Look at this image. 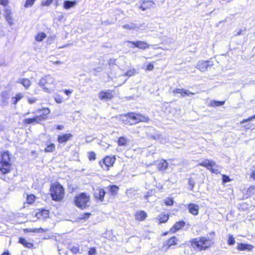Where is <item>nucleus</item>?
Listing matches in <instances>:
<instances>
[{
  "instance_id": "1",
  "label": "nucleus",
  "mask_w": 255,
  "mask_h": 255,
  "mask_svg": "<svg viewBox=\"0 0 255 255\" xmlns=\"http://www.w3.org/2000/svg\"><path fill=\"white\" fill-rule=\"evenodd\" d=\"M38 85L44 91L48 93L53 91L55 88L54 78L49 75L41 78Z\"/></svg>"
},
{
  "instance_id": "2",
  "label": "nucleus",
  "mask_w": 255,
  "mask_h": 255,
  "mask_svg": "<svg viewBox=\"0 0 255 255\" xmlns=\"http://www.w3.org/2000/svg\"><path fill=\"white\" fill-rule=\"evenodd\" d=\"M0 170L3 174L8 173L11 169L9 154L7 151L0 154Z\"/></svg>"
},
{
  "instance_id": "3",
  "label": "nucleus",
  "mask_w": 255,
  "mask_h": 255,
  "mask_svg": "<svg viewBox=\"0 0 255 255\" xmlns=\"http://www.w3.org/2000/svg\"><path fill=\"white\" fill-rule=\"evenodd\" d=\"M90 199L89 195L85 193H82L75 197L74 202L77 207L83 210L89 206Z\"/></svg>"
},
{
  "instance_id": "4",
  "label": "nucleus",
  "mask_w": 255,
  "mask_h": 255,
  "mask_svg": "<svg viewBox=\"0 0 255 255\" xmlns=\"http://www.w3.org/2000/svg\"><path fill=\"white\" fill-rule=\"evenodd\" d=\"M51 195L53 200L59 201L63 198L64 189L58 183L53 184L51 187Z\"/></svg>"
},
{
  "instance_id": "5",
  "label": "nucleus",
  "mask_w": 255,
  "mask_h": 255,
  "mask_svg": "<svg viewBox=\"0 0 255 255\" xmlns=\"http://www.w3.org/2000/svg\"><path fill=\"white\" fill-rule=\"evenodd\" d=\"M125 117L127 119H129V122L130 125H134L140 122H147L149 120L148 117L139 114L133 113H128L127 115L125 116Z\"/></svg>"
},
{
  "instance_id": "6",
  "label": "nucleus",
  "mask_w": 255,
  "mask_h": 255,
  "mask_svg": "<svg viewBox=\"0 0 255 255\" xmlns=\"http://www.w3.org/2000/svg\"><path fill=\"white\" fill-rule=\"evenodd\" d=\"M211 240L205 237L193 240L192 243L199 250H206L211 246Z\"/></svg>"
},
{
  "instance_id": "7",
  "label": "nucleus",
  "mask_w": 255,
  "mask_h": 255,
  "mask_svg": "<svg viewBox=\"0 0 255 255\" xmlns=\"http://www.w3.org/2000/svg\"><path fill=\"white\" fill-rule=\"evenodd\" d=\"M199 165L206 167L208 169L211 170L212 172L216 174H217L219 172V169L213 168L215 166V165H216V163L214 162L210 161L208 159H205L202 161L201 162L199 163Z\"/></svg>"
},
{
  "instance_id": "8",
  "label": "nucleus",
  "mask_w": 255,
  "mask_h": 255,
  "mask_svg": "<svg viewBox=\"0 0 255 255\" xmlns=\"http://www.w3.org/2000/svg\"><path fill=\"white\" fill-rule=\"evenodd\" d=\"M115 157H111L110 156L106 157L102 163L100 162L102 167L106 170H108L109 167L112 166L115 161Z\"/></svg>"
},
{
  "instance_id": "9",
  "label": "nucleus",
  "mask_w": 255,
  "mask_h": 255,
  "mask_svg": "<svg viewBox=\"0 0 255 255\" xmlns=\"http://www.w3.org/2000/svg\"><path fill=\"white\" fill-rule=\"evenodd\" d=\"M112 91L107 90L105 91H101L98 94V97L101 100H109L113 97Z\"/></svg>"
},
{
  "instance_id": "10",
  "label": "nucleus",
  "mask_w": 255,
  "mask_h": 255,
  "mask_svg": "<svg viewBox=\"0 0 255 255\" xmlns=\"http://www.w3.org/2000/svg\"><path fill=\"white\" fill-rule=\"evenodd\" d=\"M212 62L208 61H200L198 62L196 68L201 72L205 71L209 66H212Z\"/></svg>"
},
{
  "instance_id": "11",
  "label": "nucleus",
  "mask_w": 255,
  "mask_h": 255,
  "mask_svg": "<svg viewBox=\"0 0 255 255\" xmlns=\"http://www.w3.org/2000/svg\"><path fill=\"white\" fill-rule=\"evenodd\" d=\"M46 118L43 116H37L33 118L26 119L24 120V124H31L33 123H39L43 120H45Z\"/></svg>"
},
{
  "instance_id": "12",
  "label": "nucleus",
  "mask_w": 255,
  "mask_h": 255,
  "mask_svg": "<svg viewBox=\"0 0 255 255\" xmlns=\"http://www.w3.org/2000/svg\"><path fill=\"white\" fill-rule=\"evenodd\" d=\"M141 5L139 6V8L142 10L144 11L147 9H149L155 5L154 2L151 0H143L141 1Z\"/></svg>"
},
{
  "instance_id": "13",
  "label": "nucleus",
  "mask_w": 255,
  "mask_h": 255,
  "mask_svg": "<svg viewBox=\"0 0 255 255\" xmlns=\"http://www.w3.org/2000/svg\"><path fill=\"white\" fill-rule=\"evenodd\" d=\"M128 42L132 43L134 47H137L141 49H145L148 48L149 45L144 41H128Z\"/></svg>"
},
{
  "instance_id": "14",
  "label": "nucleus",
  "mask_w": 255,
  "mask_h": 255,
  "mask_svg": "<svg viewBox=\"0 0 255 255\" xmlns=\"http://www.w3.org/2000/svg\"><path fill=\"white\" fill-rule=\"evenodd\" d=\"M73 137L71 133H65L64 134L59 135L57 138V141L60 143L66 142Z\"/></svg>"
},
{
  "instance_id": "15",
  "label": "nucleus",
  "mask_w": 255,
  "mask_h": 255,
  "mask_svg": "<svg viewBox=\"0 0 255 255\" xmlns=\"http://www.w3.org/2000/svg\"><path fill=\"white\" fill-rule=\"evenodd\" d=\"M189 212L193 215H197L199 213V206L193 203H190L188 206Z\"/></svg>"
},
{
  "instance_id": "16",
  "label": "nucleus",
  "mask_w": 255,
  "mask_h": 255,
  "mask_svg": "<svg viewBox=\"0 0 255 255\" xmlns=\"http://www.w3.org/2000/svg\"><path fill=\"white\" fill-rule=\"evenodd\" d=\"M156 165L158 170L164 171L167 168L168 164L166 160L162 159L157 161Z\"/></svg>"
},
{
  "instance_id": "17",
  "label": "nucleus",
  "mask_w": 255,
  "mask_h": 255,
  "mask_svg": "<svg viewBox=\"0 0 255 255\" xmlns=\"http://www.w3.org/2000/svg\"><path fill=\"white\" fill-rule=\"evenodd\" d=\"M254 247L252 245L245 244L243 243H239L237 246V249L240 251H251Z\"/></svg>"
},
{
  "instance_id": "18",
  "label": "nucleus",
  "mask_w": 255,
  "mask_h": 255,
  "mask_svg": "<svg viewBox=\"0 0 255 255\" xmlns=\"http://www.w3.org/2000/svg\"><path fill=\"white\" fill-rule=\"evenodd\" d=\"M173 94H180L181 96L184 97L185 95L189 96V95H194V93H192L188 90H184V89H176L173 90Z\"/></svg>"
},
{
  "instance_id": "19",
  "label": "nucleus",
  "mask_w": 255,
  "mask_h": 255,
  "mask_svg": "<svg viewBox=\"0 0 255 255\" xmlns=\"http://www.w3.org/2000/svg\"><path fill=\"white\" fill-rule=\"evenodd\" d=\"M134 217L136 220L143 221L146 218L147 214L144 211H138L135 213Z\"/></svg>"
},
{
  "instance_id": "20",
  "label": "nucleus",
  "mask_w": 255,
  "mask_h": 255,
  "mask_svg": "<svg viewBox=\"0 0 255 255\" xmlns=\"http://www.w3.org/2000/svg\"><path fill=\"white\" fill-rule=\"evenodd\" d=\"M142 25H140V26L137 25V24H135L134 23L132 22H129L128 23L124 24L122 26L123 28L126 29L128 30H137V29H139L140 26H141Z\"/></svg>"
},
{
  "instance_id": "21",
  "label": "nucleus",
  "mask_w": 255,
  "mask_h": 255,
  "mask_svg": "<svg viewBox=\"0 0 255 255\" xmlns=\"http://www.w3.org/2000/svg\"><path fill=\"white\" fill-rule=\"evenodd\" d=\"M77 4V2L75 0H65L63 3V7L66 9H68L70 8L74 7Z\"/></svg>"
},
{
  "instance_id": "22",
  "label": "nucleus",
  "mask_w": 255,
  "mask_h": 255,
  "mask_svg": "<svg viewBox=\"0 0 255 255\" xmlns=\"http://www.w3.org/2000/svg\"><path fill=\"white\" fill-rule=\"evenodd\" d=\"M17 82L21 84L26 89H28L31 85L30 81L27 78L19 79Z\"/></svg>"
},
{
  "instance_id": "23",
  "label": "nucleus",
  "mask_w": 255,
  "mask_h": 255,
  "mask_svg": "<svg viewBox=\"0 0 255 255\" xmlns=\"http://www.w3.org/2000/svg\"><path fill=\"white\" fill-rule=\"evenodd\" d=\"M185 223L183 221H179L177 222L173 227V228L171 229V231L173 233L175 232L176 231H178L181 229L182 227H183L185 225Z\"/></svg>"
},
{
  "instance_id": "24",
  "label": "nucleus",
  "mask_w": 255,
  "mask_h": 255,
  "mask_svg": "<svg viewBox=\"0 0 255 255\" xmlns=\"http://www.w3.org/2000/svg\"><path fill=\"white\" fill-rule=\"evenodd\" d=\"M5 18L10 25L13 24V19L11 16V11L9 9L5 10Z\"/></svg>"
},
{
  "instance_id": "25",
  "label": "nucleus",
  "mask_w": 255,
  "mask_h": 255,
  "mask_svg": "<svg viewBox=\"0 0 255 255\" xmlns=\"http://www.w3.org/2000/svg\"><path fill=\"white\" fill-rule=\"evenodd\" d=\"M18 243L27 248H31L33 246L32 243L27 242L25 239L23 238H20L19 239Z\"/></svg>"
},
{
  "instance_id": "26",
  "label": "nucleus",
  "mask_w": 255,
  "mask_h": 255,
  "mask_svg": "<svg viewBox=\"0 0 255 255\" xmlns=\"http://www.w3.org/2000/svg\"><path fill=\"white\" fill-rule=\"evenodd\" d=\"M107 189L110 192L113 196H115L118 194L119 191V187L116 185H111L107 187Z\"/></svg>"
},
{
  "instance_id": "27",
  "label": "nucleus",
  "mask_w": 255,
  "mask_h": 255,
  "mask_svg": "<svg viewBox=\"0 0 255 255\" xmlns=\"http://www.w3.org/2000/svg\"><path fill=\"white\" fill-rule=\"evenodd\" d=\"M137 191V190L136 189L134 188H130L127 190L126 193L128 197L132 198L136 195Z\"/></svg>"
},
{
  "instance_id": "28",
  "label": "nucleus",
  "mask_w": 255,
  "mask_h": 255,
  "mask_svg": "<svg viewBox=\"0 0 255 255\" xmlns=\"http://www.w3.org/2000/svg\"><path fill=\"white\" fill-rule=\"evenodd\" d=\"M118 144L119 146H125L128 144V140L124 137L122 136L119 137L118 140Z\"/></svg>"
},
{
  "instance_id": "29",
  "label": "nucleus",
  "mask_w": 255,
  "mask_h": 255,
  "mask_svg": "<svg viewBox=\"0 0 255 255\" xmlns=\"http://www.w3.org/2000/svg\"><path fill=\"white\" fill-rule=\"evenodd\" d=\"M160 223H164L167 221L168 219V216L165 214H161L158 216L157 218Z\"/></svg>"
},
{
  "instance_id": "30",
  "label": "nucleus",
  "mask_w": 255,
  "mask_h": 255,
  "mask_svg": "<svg viewBox=\"0 0 255 255\" xmlns=\"http://www.w3.org/2000/svg\"><path fill=\"white\" fill-rule=\"evenodd\" d=\"M46 35L44 32H40L35 36V39L37 41L41 42L46 37Z\"/></svg>"
},
{
  "instance_id": "31",
  "label": "nucleus",
  "mask_w": 255,
  "mask_h": 255,
  "mask_svg": "<svg viewBox=\"0 0 255 255\" xmlns=\"http://www.w3.org/2000/svg\"><path fill=\"white\" fill-rule=\"evenodd\" d=\"M98 191V198L100 199V200L102 202L104 200V197L106 192L103 189H99ZM96 197H98V196L97 195Z\"/></svg>"
},
{
  "instance_id": "32",
  "label": "nucleus",
  "mask_w": 255,
  "mask_h": 255,
  "mask_svg": "<svg viewBox=\"0 0 255 255\" xmlns=\"http://www.w3.org/2000/svg\"><path fill=\"white\" fill-rule=\"evenodd\" d=\"M177 241V239H176V238L175 237H173L166 242V245L168 246V247H170L172 245H175Z\"/></svg>"
},
{
  "instance_id": "33",
  "label": "nucleus",
  "mask_w": 255,
  "mask_h": 255,
  "mask_svg": "<svg viewBox=\"0 0 255 255\" xmlns=\"http://www.w3.org/2000/svg\"><path fill=\"white\" fill-rule=\"evenodd\" d=\"M55 144L54 143H51L47 146L45 149V151L46 152H52L55 150Z\"/></svg>"
},
{
  "instance_id": "34",
  "label": "nucleus",
  "mask_w": 255,
  "mask_h": 255,
  "mask_svg": "<svg viewBox=\"0 0 255 255\" xmlns=\"http://www.w3.org/2000/svg\"><path fill=\"white\" fill-rule=\"evenodd\" d=\"M225 104L224 101H212L210 103V105L212 107H218L220 106H222Z\"/></svg>"
},
{
  "instance_id": "35",
  "label": "nucleus",
  "mask_w": 255,
  "mask_h": 255,
  "mask_svg": "<svg viewBox=\"0 0 255 255\" xmlns=\"http://www.w3.org/2000/svg\"><path fill=\"white\" fill-rule=\"evenodd\" d=\"M228 241H227V243H228V244L229 245H234L235 244V238L233 237V235H231V234H229L228 235Z\"/></svg>"
},
{
  "instance_id": "36",
  "label": "nucleus",
  "mask_w": 255,
  "mask_h": 255,
  "mask_svg": "<svg viewBox=\"0 0 255 255\" xmlns=\"http://www.w3.org/2000/svg\"><path fill=\"white\" fill-rule=\"evenodd\" d=\"M35 199V196L33 195H30L27 196V202L28 204L32 203Z\"/></svg>"
},
{
  "instance_id": "37",
  "label": "nucleus",
  "mask_w": 255,
  "mask_h": 255,
  "mask_svg": "<svg viewBox=\"0 0 255 255\" xmlns=\"http://www.w3.org/2000/svg\"><path fill=\"white\" fill-rule=\"evenodd\" d=\"M135 70L134 69H132L127 72L125 74V75L128 77H130L134 75L135 74Z\"/></svg>"
},
{
  "instance_id": "38",
  "label": "nucleus",
  "mask_w": 255,
  "mask_h": 255,
  "mask_svg": "<svg viewBox=\"0 0 255 255\" xmlns=\"http://www.w3.org/2000/svg\"><path fill=\"white\" fill-rule=\"evenodd\" d=\"M35 0H26V1L24 4L25 7H31L33 4Z\"/></svg>"
},
{
  "instance_id": "39",
  "label": "nucleus",
  "mask_w": 255,
  "mask_h": 255,
  "mask_svg": "<svg viewBox=\"0 0 255 255\" xmlns=\"http://www.w3.org/2000/svg\"><path fill=\"white\" fill-rule=\"evenodd\" d=\"M164 203L167 206H171L173 204V200L171 198H167L164 200Z\"/></svg>"
},
{
  "instance_id": "40",
  "label": "nucleus",
  "mask_w": 255,
  "mask_h": 255,
  "mask_svg": "<svg viewBox=\"0 0 255 255\" xmlns=\"http://www.w3.org/2000/svg\"><path fill=\"white\" fill-rule=\"evenodd\" d=\"M88 157L90 160H94L96 159V154L91 151L88 153Z\"/></svg>"
},
{
  "instance_id": "41",
  "label": "nucleus",
  "mask_w": 255,
  "mask_h": 255,
  "mask_svg": "<svg viewBox=\"0 0 255 255\" xmlns=\"http://www.w3.org/2000/svg\"><path fill=\"white\" fill-rule=\"evenodd\" d=\"M53 2V0H46L45 1H43L41 3V5L42 6H49Z\"/></svg>"
},
{
  "instance_id": "42",
  "label": "nucleus",
  "mask_w": 255,
  "mask_h": 255,
  "mask_svg": "<svg viewBox=\"0 0 255 255\" xmlns=\"http://www.w3.org/2000/svg\"><path fill=\"white\" fill-rule=\"evenodd\" d=\"M41 111L43 112V115H41V116H43L46 119V116L48 115L50 113V110L48 108H43Z\"/></svg>"
},
{
  "instance_id": "43",
  "label": "nucleus",
  "mask_w": 255,
  "mask_h": 255,
  "mask_svg": "<svg viewBox=\"0 0 255 255\" xmlns=\"http://www.w3.org/2000/svg\"><path fill=\"white\" fill-rule=\"evenodd\" d=\"M96 253L97 251L95 248H91L88 252L89 255H96Z\"/></svg>"
},
{
  "instance_id": "44",
  "label": "nucleus",
  "mask_w": 255,
  "mask_h": 255,
  "mask_svg": "<svg viewBox=\"0 0 255 255\" xmlns=\"http://www.w3.org/2000/svg\"><path fill=\"white\" fill-rule=\"evenodd\" d=\"M255 119V115L254 116H252L251 117H250V118L244 120L243 121H242L241 122V124H244L245 123L250 122Z\"/></svg>"
},
{
  "instance_id": "45",
  "label": "nucleus",
  "mask_w": 255,
  "mask_h": 255,
  "mask_svg": "<svg viewBox=\"0 0 255 255\" xmlns=\"http://www.w3.org/2000/svg\"><path fill=\"white\" fill-rule=\"evenodd\" d=\"M71 251L74 254H76L79 252V248L77 246H73L71 249Z\"/></svg>"
},
{
  "instance_id": "46",
  "label": "nucleus",
  "mask_w": 255,
  "mask_h": 255,
  "mask_svg": "<svg viewBox=\"0 0 255 255\" xmlns=\"http://www.w3.org/2000/svg\"><path fill=\"white\" fill-rule=\"evenodd\" d=\"M27 100L29 104H32L34 103L37 101V99L35 98H30L28 97L27 98Z\"/></svg>"
},
{
  "instance_id": "47",
  "label": "nucleus",
  "mask_w": 255,
  "mask_h": 255,
  "mask_svg": "<svg viewBox=\"0 0 255 255\" xmlns=\"http://www.w3.org/2000/svg\"><path fill=\"white\" fill-rule=\"evenodd\" d=\"M44 231V230L42 228H32V232L34 233H42Z\"/></svg>"
},
{
  "instance_id": "48",
  "label": "nucleus",
  "mask_w": 255,
  "mask_h": 255,
  "mask_svg": "<svg viewBox=\"0 0 255 255\" xmlns=\"http://www.w3.org/2000/svg\"><path fill=\"white\" fill-rule=\"evenodd\" d=\"M55 100L56 103L60 104L62 103V98L60 96H57L55 98Z\"/></svg>"
},
{
  "instance_id": "49",
  "label": "nucleus",
  "mask_w": 255,
  "mask_h": 255,
  "mask_svg": "<svg viewBox=\"0 0 255 255\" xmlns=\"http://www.w3.org/2000/svg\"><path fill=\"white\" fill-rule=\"evenodd\" d=\"M23 97V96L21 93H18L14 97L16 99L17 101L18 102Z\"/></svg>"
},
{
  "instance_id": "50",
  "label": "nucleus",
  "mask_w": 255,
  "mask_h": 255,
  "mask_svg": "<svg viewBox=\"0 0 255 255\" xmlns=\"http://www.w3.org/2000/svg\"><path fill=\"white\" fill-rule=\"evenodd\" d=\"M189 184L191 186V190H193V188L195 185V182L192 179H190L189 180Z\"/></svg>"
},
{
  "instance_id": "51",
  "label": "nucleus",
  "mask_w": 255,
  "mask_h": 255,
  "mask_svg": "<svg viewBox=\"0 0 255 255\" xmlns=\"http://www.w3.org/2000/svg\"><path fill=\"white\" fill-rule=\"evenodd\" d=\"M8 1L7 0H0V4L6 6L7 5Z\"/></svg>"
},
{
  "instance_id": "52",
  "label": "nucleus",
  "mask_w": 255,
  "mask_h": 255,
  "mask_svg": "<svg viewBox=\"0 0 255 255\" xmlns=\"http://www.w3.org/2000/svg\"><path fill=\"white\" fill-rule=\"evenodd\" d=\"M154 68V66L153 65L151 64V63H149L147 66V70H149V71H151L153 70V69Z\"/></svg>"
},
{
  "instance_id": "53",
  "label": "nucleus",
  "mask_w": 255,
  "mask_h": 255,
  "mask_svg": "<svg viewBox=\"0 0 255 255\" xmlns=\"http://www.w3.org/2000/svg\"><path fill=\"white\" fill-rule=\"evenodd\" d=\"M90 215H91V214L89 213H85L83 215L82 219H87L90 217Z\"/></svg>"
},
{
  "instance_id": "54",
  "label": "nucleus",
  "mask_w": 255,
  "mask_h": 255,
  "mask_svg": "<svg viewBox=\"0 0 255 255\" xmlns=\"http://www.w3.org/2000/svg\"><path fill=\"white\" fill-rule=\"evenodd\" d=\"M223 179L224 182H227L230 181V179H229V177L225 176V175L223 176Z\"/></svg>"
},
{
  "instance_id": "55",
  "label": "nucleus",
  "mask_w": 255,
  "mask_h": 255,
  "mask_svg": "<svg viewBox=\"0 0 255 255\" xmlns=\"http://www.w3.org/2000/svg\"><path fill=\"white\" fill-rule=\"evenodd\" d=\"M11 102L14 105L16 104L18 102V101H17L16 99L14 98V97H12L11 98Z\"/></svg>"
},
{
  "instance_id": "56",
  "label": "nucleus",
  "mask_w": 255,
  "mask_h": 255,
  "mask_svg": "<svg viewBox=\"0 0 255 255\" xmlns=\"http://www.w3.org/2000/svg\"><path fill=\"white\" fill-rule=\"evenodd\" d=\"M150 137H151L152 138L154 139H157L159 138L160 137V135H158V134H157L156 135H150Z\"/></svg>"
},
{
  "instance_id": "57",
  "label": "nucleus",
  "mask_w": 255,
  "mask_h": 255,
  "mask_svg": "<svg viewBox=\"0 0 255 255\" xmlns=\"http://www.w3.org/2000/svg\"><path fill=\"white\" fill-rule=\"evenodd\" d=\"M255 190V186H251L248 189V192H253Z\"/></svg>"
},
{
  "instance_id": "58",
  "label": "nucleus",
  "mask_w": 255,
  "mask_h": 255,
  "mask_svg": "<svg viewBox=\"0 0 255 255\" xmlns=\"http://www.w3.org/2000/svg\"><path fill=\"white\" fill-rule=\"evenodd\" d=\"M64 93H65V94L69 96V95H70L72 93V91H71L70 90H65Z\"/></svg>"
},
{
  "instance_id": "59",
  "label": "nucleus",
  "mask_w": 255,
  "mask_h": 255,
  "mask_svg": "<svg viewBox=\"0 0 255 255\" xmlns=\"http://www.w3.org/2000/svg\"><path fill=\"white\" fill-rule=\"evenodd\" d=\"M57 128L59 130H62L64 128V126L63 125H58Z\"/></svg>"
},
{
  "instance_id": "60",
  "label": "nucleus",
  "mask_w": 255,
  "mask_h": 255,
  "mask_svg": "<svg viewBox=\"0 0 255 255\" xmlns=\"http://www.w3.org/2000/svg\"><path fill=\"white\" fill-rule=\"evenodd\" d=\"M24 231H25V232L32 233V228L26 229H25Z\"/></svg>"
},
{
  "instance_id": "61",
  "label": "nucleus",
  "mask_w": 255,
  "mask_h": 255,
  "mask_svg": "<svg viewBox=\"0 0 255 255\" xmlns=\"http://www.w3.org/2000/svg\"><path fill=\"white\" fill-rule=\"evenodd\" d=\"M252 178H253L254 179H255V170L253 171L252 174L251 175V176Z\"/></svg>"
},
{
  "instance_id": "62",
  "label": "nucleus",
  "mask_w": 255,
  "mask_h": 255,
  "mask_svg": "<svg viewBox=\"0 0 255 255\" xmlns=\"http://www.w3.org/2000/svg\"><path fill=\"white\" fill-rule=\"evenodd\" d=\"M2 255H10L8 252L7 251L6 252H4Z\"/></svg>"
},
{
  "instance_id": "63",
  "label": "nucleus",
  "mask_w": 255,
  "mask_h": 255,
  "mask_svg": "<svg viewBox=\"0 0 255 255\" xmlns=\"http://www.w3.org/2000/svg\"><path fill=\"white\" fill-rule=\"evenodd\" d=\"M115 62V60H111L110 61H109V64H111V63H113L114 64V62Z\"/></svg>"
},
{
  "instance_id": "64",
  "label": "nucleus",
  "mask_w": 255,
  "mask_h": 255,
  "mask_svg": "<svg viewBox=\"0 0 255 255\" xmlns=\"http://www.w3.org/2000/svg\"><path fill=\"white\" fill-rule=\"evenodd\" d=\"M213 235V236L215 235V232H212L211 233H210V235Z\"/></svg>"
}]
</instances>
